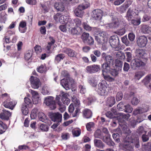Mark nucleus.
I'll return each instance as SVG.
<instances>
[{
	"instance_id": "a211bd4d",
	"label": "nucleus",
	"mask_w": 151,
	"mask_h": 151,
	"mask_svg": "<svg viewBox=\"0 0 151 151\" xmlns=\"http://www.w3.org/2000/svg\"><path fill=\"white\" fill-rule=\"evenodd\" d=\"M136 56L137 58L142 59L147 58V54L144 50L141 49H137L135 51Z\"/></svg>"
},
{
	"instance_id": "473e14b6",
	"label": "nucleus",
	"mask_w": 151,
	"mask_h": 151,
	"mask_svg": "<svg viewBox=\"0 0 151 151\" xmlns=\"http://www.w3.org/2000/svg\"><path fill=\"white\" fill-rule=\"evenodd\" d=\"M141 32L143 33H148L149 32V29L150 28V27L148 25L142 24L141 26Z\"/></svg>"
},
{
	"instance_id": "7ed1b4c3",
	"label": "nucleus",
	"mask_w": 151,
	"mask_h": 151,
	"mask_svg": "<svg viewBox=\"0 0 151 151\" xmlns=\"http://www.w3.org/2000/svg\"><path fill=\"white\" fill-rule=\"evenodd\" d=\"M119 42V38L116 35L112 36L109 38V43L114 50L118 51L120 49L121 46Z\"/></svg>"
},
{
	"instance_id": "412c9836",
	"label": "nucleus",
	"mask_w": 151,
	"mask_h": 151,
	"mask_svg": "<svg viewBox=\"0 0 151 151\" xmlns=\"http://www.w3.org/2000/svg\"><path fill=\"white\" fill-rule=\"evenodd\" d=\"M96 33L98 35V37H100V40L99 42H101V40L104 41H107V38L106 37V32L105 31L98 30L96 32Z\"/></svg>"
},
{
	"instance_id": "0e129e2a",
	"label": "nucleus",
	"mask_w": 151,
	"mask_h": 151,
	"mask_svg": "<svg viewBox=\"0 0 151 151\" xmlns=\"http://www.w3.org/2000/svg\"><path fill=\"white\" fill-rule=\"evenodd\" d=\"M61 137L63 139L67 140L70 137V134L68 133H63L62 134Z\"/></svg>"
},
{
	"instance_id": "58836bf2",
	"label": "nucleus",
	"mask_w": 151,
	"mask_h": 151,
	"mask_svg": "<svg viewBox=\"0 0 151 151\" xmlns=\"http://www.w3.org/2000/svg\"><path fill=\"white\" fill-rule=\"evenodd\" d=\"M21 109L23 115H26L29 112V110L27 105L24 104H22L21 107Z\"/></svg>"
},
{
	"instance_id": "09e8293b",
	"label": "nucleus",
	"mask_w": 151,
	"mask_h": 151,
	"mask_svg": "<svg viewBox=\"0 0 151 151\" xmlns=\"http://www.w3.org/2000/svg\"><path fill=\"white\" fill-rule=\"evenodd\" d=\"M32 56V52L31 50H29L25 53L24 58L26 60H30Z\"/></svg>"
},
{
	"instance_id": "72a5a7b5",
	"label": "nucleus",
	"mask_w": 151,
	"mask_h": 151,
	"mask_svg": "<svg viewBox=\"0 0 151 151\" xmlns=\"http://www.w3.org/2000/svg\"><path fill=\"white\" fill-rule=\"evenodd\" d=\"M115 103V98L114 97H110L107 98L106 104L109 107H111Z\"/></svg>"
},
{
	"instance_id": "f257e3e1",
	"label": "nucleus",
	"mask_w": 151,
	"mask_h": 151,
	"mask_svg": "<svg viewBox=\"0 0 151 151\" xmlns=\"http://www.w3.org/2000/svg\"><path fill=\"white\" fill-rule=\"evenodd\" d=\"M63 76L66 77L62 79L60 82L61 85L66 90H68L75 86L74 81L72 78L67 76V73L65 71H63L61 73Z\"/></svg>"
},
{
	"instance_id": "9b49d317",
	"label": "nucleus",
	"mask_w": 151,
	"mask_h": 151,
	"mask_svg": "<svg viewBox=\"0 0 151 151\" xmlns=\"http://www.w3.org/2000/svg\"><path fill=\"white\" fill-rule=\"evenodd\" d=\"M17 104V102L11 100L10 98L6 99L3 103V105L6 108L13 110Z\"/></svg>"
},
{
	"instance_id": "c03bdc74",
	"label": "nucleus",
	"mask_w": 151,
	"mask_h": 151,
	"mask_svg": "<svg viewBox=\"0 0 151 151\" xmlns=\"http://www.w3.org/2000/svg\"><path fill=\"white\" fill-rule=\"evenodd\" d=\"M65 57V55L64 54H60L56 55L55 57V62L58 63L61 60H63Z\"/></svg>"
},
{
	"instance_id": "de8ad7c7",
	"label": "nucleus",
	"mask_w": 151,
	"mask_h": 151,
	"mask_svg": "<svg viewBox=\"0 0 151 151\" xmlns=\"http://www.w3.org/2000/svg\"><path fill=\"white\" fill-rule=\"evenodd\" d=\"M94 136L95 137L100 139H102L103 135L100 129H97L95 132Z\"/></svg>"
},
{
	"instance_id": "0eeeda50",
	"label": "nucleus",
	"mask_w": 151,
	"mask_h": 151,
	"mask_svg": "<svg viewBox=\"0 0 151 151\" xmlns=\"http://www.w3.org/2000/svg\"><path fill=\"white\" fill-rule=\"evenodd\" d=\"M145 65V63L139 59H135L131 63V68L134 70L142 68Z\"/></svg>"
},
{
	"instance_id": "4d7b16f0",
	"label": "nucleus",
	"mask_w": 151,
	"mask_h": 151,
	"mask_svg": "<svg viewBox=\"0 0 151 151\" xmlns=\"http://www.w3.org/2000/svg\"><path fill=\"white\" fill-rule=\"evenodd\" d=\"M82 25L84 29L87 31H90L92 29L91 27L87 22H83Z\"/></svg>"
},
{
	"instance_id": "a18cd8bd",
	"label": "nucleus",
	"mask_w": 151,
	"mask_h": 151,
	"mask_svg": "<svg viewBox=\"0 0 151 151\" xmlns=\"http://www.w3.org/2000/svg\"><path fill=\"white\" fill-rule=\"evenodd\" d=\"M38 116L39 120L43 122H45L47 119L46 116L42 112H39Z\"/></svg>"
},
{
	"instance_id": "69168bd1",
	"label": "nucleus",
	"mask_w": 151,
	"mask_h": 151,
	"mask_svg": "<svg viewBox=\"0 0 151 151\" xmlns=\"http://www.w3.org/2000/svg\"><path fill=\"white\" fill-rule=\"evenodd\" d=\"M109 73L112 76H116L119 73L118 70L112 69V68Z\"/></svg>"
},
{
	"instance_id": "cd10ccee",
	"label": "nucleus",
	"mask_w": 151,
	"mask_h": 151,
	"mask_svg": "<svg viewBox=\"0 0 151 151\" xmlns=\"http://www.w3.org/2000/svg\"><path fill=\"white\" fill-rule=\"evenodd\" d=\"M119 25L117 19H115L113 23L108 24L105 25V27L107 29L117 27Z\"/></svg>"
},
{
	"instance_id": "1a4fd4ad",
	"label": "nucleus",
	"mask_w": 151,
	"mask_h": 151,
	"mask_svg": "<svg viewBox=\"0 0 151 151\" xmlns=\"http://www.w3.org/2000/svg\"><path fill=\"white\" fill-rule=\"evenodd\" d=\"M29 91L32 95L33 104H37L39 103L41 101V97L39 93L36 91L30 89L29 90Z\"/></svg>"
},
{
	"instance_id": "6e6d98bb",
	"label": "nucleus",
	"mask_w": 151,
	"mask_h": 151,
	"mask_svg": "<svg viewBox=\"0 0 151 151\" xmlns=\"http://www.w3.org/2000/svg\"><path fill=\"white\" fill-rule=\"evenodd\" d=\"M107 73H105L104 74H102L104 78L106 81L109 82H112L114 81V79L111 77L107 75Z\"/></svg>"
},
{
	"instance_id": "5701e85b",
	"label": "nucleus",
	"mask_w": 151,
	"mask_h": 151,
	"mask_svg": "<svg viewBox=\"0 0 151 151\" xmlns=\"http://www.w3.org/2000/svg\"><path fill=\"white\" fill-rule=\"evenodd\" d=\"M11 115L9 111L6 110H3V112L0 114V118L3 120H8Z\"/></svg>"
},
{
	"instance_id": "338daca9",
	"label": "nucleus",
	"mask_w": 151,
	"mask_h": 151,
	"mask_svg": "<svg viewBox=\"0 0 151 151\" xmlns=\"http://www.w3.org/2000/svg\"><path fill=\"white\" fill-rule=\"evenodd\" d=\"M126 56L127 57V61L129 62L131 60L132 58V53L129 52H126L125 53Z\"/></svg>"
},
{
	"instance_id": "9d476101",
	"label": "nucleus",
	"mask_w": 151,
	"mask_h": 151,
	"mask_svg": "<svg viewBox=\"0 0 151 151\" xmlns=\"http://www.w3.org/2000/svg\"><path fill=\"white\" fill-rule=\"evenodd\" d=\"M44 103L49 106L51 109L53 110L56 108L55 101L53 97L52 96H48L45 98Z\"/></svg>"
},
{
	"instance_id": "680f3d73",
	"label": "nucleus",
	"mask_w": 151,
	"mask_h": 151,
	"mask_svg": "<svg viewBox=\"0 0 151 151\" xmlns=\"http://www.w3.org/2000/svg\"><path fill=\"white\" fill-rule=\"evenodd\" d=\"M123 148L126 149V151H133V147L132 145H124Z\"/></svg>"
},
{
	"instance_id": "864d4df0",
	"label": "nucleus",
	"mask_w": 151,
	"mask_h": 151,
	"mask_svg": "<svg viewBox=\"0 0 151 151\" xmlns=\"http://www.w3.org/2000/svg\"><path fill=\"white\" fill-rule=\"evenodd\" d=\"M59 106V110L61 112H63L65 110V106L60 102H58Z\"/></svg>"
},
{
	"instance_id": "f03ea898",
	"label": "nucleus",
	"mask_w": 151,
	"mask_h": 151,
	"mask_svg": "<svg viewBox=\"0 0 151 151\" xmlns=\"http://www.w3.org/2000/svg\"><path fill=\"white\" fill-rule=\"evenodd\" d=\"M124 141V143L120 145L122 147L124 145H130V143H133L135 147L137 148L140 146L139 138L137 137H134V135L132 134H129L127 135Z\"/></svg>"
},
{
	"instance_id": "b1692460",
	"label": "nucleus",
	"mask_w": 151,
	"mask_h": 151,
	"mask_svg": "<svg viewBox=\"0 0 151 151\" xmlns=\"http://www.w3.org/2000/svg\"><path fill=\"white\" fill-rule=\"evenodd\" d=\"M101 57L102 58H104L106 62V63L112 64L114 60L111 56L109 55H107L105 53L103 52L101 55Z\"/></svg>"
},
{
	"instance_id": "603ef678",
	"label": "nucleus",
	"mask_w": 151,
	"mask_h": 151,
	"mask_svg": "<svg viewBox=\"0 0 151 151\" xmlns=\"http://www.w3.org/2000/svg\"><path fill=\"white\" fill-rule=\"evenodd\" d=\"M117 57L119 59L123 60L125 58V56L124 53L121 51H119L116 53Z\"/></svg>"
},
{
	"instance_id": "37998d69",
	"label": "nucleus",
	"mask_w": 151,
	"mask_h": 151,
	"mask_svg": "<svg viewBox=\"0 0 151 151\" xmlns=\"http://www.w3.org/2000/svg\"><path fill=\"white\" fill-rule=\"evenodd\" d=\"M96 79L93 76L89 78V83L93 87L95 86L96 85Z\"/></svg>"
},
{
	"instance_id": "e2e57ef3",
	"label": "nucleus",
	"mask_w": 151,
	"mask_h": 151,
	"mask_svg": "<svg viewBox=\"0 0 151 151\" xmlns=\"http://www.w3.org/2000/svg\"><path fill=\"white\" fill-rule=\"evenodd\" d=\"M50 38L51 41L48 42V45L47 47V49L48 50H50L51 46L55 42V40L52 38L51 37Z\"/></svg>"
},
{
	"instance_id": "13d9d810",
	"label": "nucleus",
	"mask_w": 151,
	"mask_h": 151,
	"mask_svg": "<svg viewBox=\"0 0 151 151\" xmlns=\"http://www.w3.org/2000/svg\"><path fill=\"white\" fill-rule=\"evenodd\" d=\"M137 132L139 135H141L144 133L146 134V132L144 130V127L142 126H140L138 127Z\"/></svg>"
},
{
	"instance_id": "f704fd0d",
	"label": "nucleus",
	"mask_w": 151,
	"mask_h": 151,
	"mask_svg": "<svg viewBox=\"0 0 151 151\" xmlns=\"http://www.w3.org/2000/svg\"><path fill=\"white\" fill-rule=\"evenodd\" d=\"M83 113L84 117L87 119L90 118L92 116L91 111L88 109H85L83 111Z\"/></svg>"
},
{
	"instance_id": "ea45409f",
	"label": "nucleus",
	"mask_w": 151,
	"mask_h": 151,
	"mask_svg": "<svg viewBox=\"0 0 151 151\" xmlns=\"http://www.w3.org/2000/svg\"><path fill=\"white\" fill-rule=\"evenodd\" d=\"M142 150L143 151H151V143L148 142L143 145Z\"/></svg>"
},
{
	"instance_id": "423d86ee",
	"label": "nucleus",
	"mask_w": 151,
	"mask_h": 151,
	"mask_svg": "<svg viewBox=\"0 0 151 151\" xmlns=\"http://www.w3.org/2000/svg\"><path fill=\"white\" fill-rule=\"evenodd\" d=\"M69 16L67 14L62 15L57 13L54 16V19L56 22H59L61 24L66 23L69 19Z\"/></svg>"
},
{
	"instance_id": "dca6fc26",
	"label": "nucleus",
	"mask_w": 151,
	"mask_h": 151,
	"mask_svg": "<svg viewBox=\"0 0 151 151\" xmlns=\"http://www.w3.org/2000/svg\"><path fill=\"white\" fill-rule=\"evenodd\" d=\"M147 37L144 36H140L137 40V43L138 45L140 47H144L147 43Z\"/></svg>"
},
{
	"instance_id": "a878e982",
	"label": "nucleus",
	"mask_w": 151,
	"mask_h": 151,
	"mask_svg": "<svg viewBox=\"0 0 151 151\" xmlns=\"http://www.w3.org/2000/svg\"><path fill=\"white\" fill-rule=\"evenodd\" d=\"M26 26V23L25 21H21L19 23V29L20 32L21 33H24L27 30Z\"/></svg>"
},
{
	"instance_id": "c756f323",
	"label": "nucleus",
	"mask_w": 151,
	"mask_h": 151,
	"mask_svg": "<svg viewBox=\"0 0 151 151\" xmlns=\"http://www.w3.org/2000/svg\"><path fill=\"white\" fill-rule=\"evenodd\" d=\"M94 143L95 146L100 149H103L104 147V145L100 139H94Z\"/></svg>"
},
{
	"instance_id": "f8f14e48",
	"label": "nucleus",
	"mask_w": 151,
	"mask_h": 151,
	"mask_svg": "<svg viewBox=\"0 0 151 151\" xmlns=\"http://www.w3.org/2000/svg\"><path fill=\"white\" fill-rule=\"evenodd\" d=\"M32 87L34 89H37L40 86L41 83L36 77L31 76L30 79Z\"/></svg>"
},
{
	"instance_id": "79ce46f5",
	"label": "nucleus",
	"mask_w": 151,
	"mask_h": 151,
	"mask_svg": "<svg viewBox=\"0 0 151 151\" xmlns=\"http://www.w3.org/2000/svg\"><path fill=\"white\" fill-rule=\"evenodd\" d=\"M24 104L28 105L29 108H31L32 107L33 101L28 97H25L24 99Z\"/></svg>"
},
{
	"instance_id": "5fc2aeb1",
	"label": "nucleus",
	"mask_w": 151,
	"mask_h": 151,
	"mask_svg": "<svg viewBox=\"0 0 151 151\" xmlns=\"http://www.w3.org/2000/svg\"><path fill=\"white\" fill-rule=\"evenodd\" d=\"M90 37L88 33L84 32L83 33L82 35L81 38L83 42L85 43V42H86V40L88 38V37Z\"/></svg>"
},
{
	"instance_id": "6e6552de",
	"label": "nucleus",
	"mask_w": 151,
	"mask_h": 151,
	"mask_svg": "<svg viewBox=\"0 0 151 151\" xmlns=\"http://www.w3.org/2000/svg\"><path fill=\"white\" fill-rule=\"evenodd\" d=\"M72 100L76 107V110L74 113L72 114V116L73 117H76L78 116L80 113V109L79 107L80 106V102L79 100L74 96L72 97Z\"/></svg>"
},
{
	"instance_id": "8fccbe9b",
	"label": "nucleus",
	"mask_w": 151,
	"mask_h": 151,
	"mask_svg": "<svg viewBox=\"0 0 151 151\" xmlns=\"http://www.w3.org/2000/svg\"><path fill=\"white\" fill-rule=\"evenodd\" d=\"M41 92L43 95H46L48 94L49 90L48 87L46 86L42 87L41 90Z\"/></svg>"
},
{
	"instance_id": "ddd939ff",
	"label": "nucleus",
	"mask_w": 151,
	"mask_h": 151,
	"mask_svg": "<svg viewBox=\"0 0 151 151\" xmlns=\"http://www.w3.org/2000/svg\"><path fill=\"white\" fill-rule=\"evenodd\" d=\"M63 52L67 54L69 56L75 57L77 58H81L80 55L77 54L74 51L69 48H65L63 49Z\"/></svg>"
},
{
	"instance_id": "4be33fe9",
	"label": "nucleus",
	"mask_w": 151,
	"mask_h": 151,
	"mask_svg": "<svg viewBox=\"0 0 151 151\" xmlns=\"http://www.w3.org/2000/svg\"><path fill=\"white\" fill-rule=\"evenodd\" d=\"M69 32L73 35H79L82 33V29L79 27L69 28Z\"/></svg>"
},
{
	"instance_id": "c85d7f7f",
	"label": "nucleus",
	"mask_w": 151,
	"mask_h": 151,
	"mask_svg": "<svg viewBox=\"0 0 151 151\" xmlns=\"http://www.w3.org/2000/svg\"><path fill=\"white\" fill-rule=\"evenodd\" d=\"M147 110L142 107H138L134 110L133 114L134 115H136L147 112Z\"/></svg>"
},
{
	"instance_id": "bf43d9fd",
	"label": "nucleus",
	"mask_w": 151,
	"mask_h": 151,
	"mask_svg": "<svg viewBox=\"0 0 151 151\" xmlns=\"http://www.w3.org/2000/svg\"><path fill=\"white\" fill-rule=\"evenodd\" d=\"M124 106L125 109V111L126 112L131 113L132 112L133 108L129 104H128L126 106L124 105Z\"/></svg>"
},
{
	"instance_id": "39448f33",
	"label": "nucleus",
	"mask_w": 151,
	"mask_h": 151,
	"mask_svg": "<svg viewBox=\"0 0 151 151\" xmlns=\"http://www.w3.org/2000/svg\"><path fill=\"white\" fill-rule=\"evenodd\" d=\"M107 83L105 81H102L98 85V93L101 96L106 95L108 94Z\"/></svg>"
},
{
	"instance_id": "20e7f679",
	"label": "nucleus",
	"mask_w": 151,
	"mask_h": 151,
	"mask_svg": "<svg viewBox=\"0 0 151 151\" xmlns=\"http://www.w3.org/2000/svg\"><path fill=\"white\" fill-rule=\"evenodd\" d=\"M90 6V3L88 2H85L82 5H79L74 11L76 15L78 17H81L84 14L83 10L87 8Z\"/></svg>"
},
{
	"instance_id": "f3484780",
	"label": "nucleus",
	"mask_w": 151,
	"mask_h": 151,
	"mask_svg": "<svg viewBox=\"0 0 151 151\" xmlns=\"http://www.w3.org/2000/svg\"><path fill=\"white\" fill-rule=\"evenodd\" d=\"M52 121L58 123L61 122L62 120V115L58 112L53 113L51 116Z\"/></svg>"
},
{
	"instance_id": "2eb2a0df",
	"label": "nucleus",
	"mask_w": 151,
	"mask_h": 151,
	"mask_svg": "<svg viewBox=\"0 0 151 151\" xmlns=\"http://www.w3.org/2000/svg\"><path fill=\"white\" fill-rule=\"evenodd\" d=\"M92 18L95 20H100L102 18L103 12L100 9H96L93 12Z\"/></svg>"
},
{
	"instance_id": "49530a36",
	"label": "nucleus",
	"mask_w": 151,
	"mask_h": 151,
	"mask_svg": "<svg viewBox=\"0 0 151 151\" xmlns=\"http://www.w3.org/2000/svg\"><path fill=\"white\" fill-rule=\"evenodd\" d=\"M7 128V126L1 121L0 120V134H2L5 132Z\"/></svg>"
},
{
	"instance_id": "393cba45",
	"label": "nucleus",
	"mask_w": 151,
	"mask_h": 151,
	"mask_svg": "<svg viewBox=\"0 0 151 151\" xmlns=\"http://www.w3.org/2000/svg\"><path fill=\"white\" fill-rule=\"evenodd\" d=\"M142 82L147 87L151 89V75L146 76L142 80Z\"/></svg>"
},
{
	"instance_id": "3c124183",
	"label": "nucleus",
	"mask_w": 151,
	"mask_h": 151,
	"mask_svg": "<svg viewBox=\"0 0 151 151\" xmlns=\"http://www.w3.org/2000/svg\"><path fill=\"white\" fill-rule=\"evenodd\" d=\"M67 26H68V28L70 27H73L75 26L73 20H71L69 18L66 23Z\"/></svg>"
},
{
	"instance_id": "bb28decb",
	"label": "nucleus",
	"mask_w": 151,
	"mask_h": 151,
	"mask_svg": "<svg viewBox=\"0 0 151 151\" xmlns=\"http://www.w3.org/2000/svg\"><path fill=\"white\" fill-rule=\"evenodd\" d=\"M102 139L104 142L110 146H113L114 145V142L110 139V135L109 134H108L105 137L103 136Z\"/></svg>"
},
{
	"instance_id": "c9c22d12",
	"label": "nucleus",
	"mask_w": 151,
	"mask_h": 151,
	"mask_svg": "<svg viewBox=\"0 0 151 151\" xmlns=\"http://www.w3.org/2000/svg\"><path fill=\"white\" fill-rule=\"evenodd\" d=\"M145 74L144 71H139L136 72L134 76L135 79L139 80L141 77L144 76Z\"/></svg>"
},
{
	"instance_id": "2f4dec72",
	"label": "nucleus",
	"mask_w": 151,
	"mask_h": 151,
	"mask_svg": "<svg viewBox=\"0 0 151 151\" xmlns=\"http://www.w3.org/2000/svg\"><path fill=\"white\" fill-rule=\"evenodd\" d=\"M55 8L58 11H63L65 9L63 4L61 3H55L54 4Z\"/></svg>"
},
{
	"instance_id": "a19ab883",
	"label": "nucleus",
	"mask_w": 151,
	"mask_h": 151,
	"mask_svg": "<svg viewBox=\"0 0 151 151\" xmlns=\"http://www.w3.org/2000/svg\"><path fill=\"white\" fill-rule=\"evenodd\" d=\"M141 18L139 17L135 19H133L130 21L131 23L133 25L135 26H138L141 23Z\"/></svg>"
},
{
	"instance_id": "4c0bfd02",
	"label": "nucleus",
	"mask_w": 151,
	"mask_h": 151,
	"mask_svg": "<svg viewBox=\"0 0 151 151\" xmlns=\"http://www.w3.org/2000/svg\"><path fill=\"white\" fill-rule=\"evenodd\" d=\"M81 130L79 128H76L72 130V133L74 137H77L80 135Z\"/></svg>"
},
{
	"instance_id": "774afa93",
	"label": "nucleus",
	"mask_w": 151,
	"mask_h": 151,
	"mask_svg": "<svg viewBox=\"0 0 151 151\" xmlns=\"http://www.w3.org/2000/svg\"><path fill=\"white\" fill-rule=\"evenodd\" d=\"M74 22L76 27H79L81 24V21L78 18H76L73 20Z\"/></svg>"
},
{
	"instance_id": "4468645a",
	"label": "nucleus",
	"mask_w": 151,
	"mask_h": 151,
	"mask_svg": "<svg viewBox=\"0 0 151 151\" xmlns=\"http://www.w3.org/2000/svg\"><path fill=\"white\" fill-rule=\"evenodd\" d=\"M100 70V66L98 65H93L88 66L86 68L87 72L92 73H96Z\"/></svg>"
},
{
	"instance_id": "aec40b11",
	"label": "nucleus",
	"mask_w": 151,
	"mask_h": 151,
	"mask_svg": "<svg viewBox=\"0 0 151 151\" xmlns=\"http://www.w3.org/2000/svg\"><path fill=\"white\" fill-rule=\"evenodd\" d=\"M137 13H136L132 10L129 9L128 10L126 17L128 21H130L133 19V18L136 15H137Z\"/></svg>"
},
{
	"instance_id": "7c9ffc66",
	"label": "nucleus",
	"mask_w": 151,
	"mask_h": 151,
	"mask_svg": "<svg viewBox=\"0 0 151 151\" xmlns=\"http://www.w3.org/2000/svg\"><path fill=\"white\" fill-rule=\"evenodd\" d=\"M68 95L66 93H63L62 96V101L63 104L68 105L70 100L68 98Z\"/></svg>"
},
{
	"instance_id": "6ab92c4d",
	"label": "nucleus",
	"mask_w": 151,
	"mask_h": 151,
	"mask_svg": "<svg viewBox=\"0 0 151 151\" xmlns=\"http://www.w3.org/2000/svg\"><path fill=\"white\" fill-rule=\"evenodd\" d=\"M112 64L107 63H105L102 65V74H104L105 73H108L110 72L111 68V67Z\"/></svg>"
},
{
	"instance_id": "e433bc0d",
	"label": "nucleus",
	"mask_w": 151,
	"mask_h": 151,
	"mask_svg": "<svg viewBox=\"0 0 151 151\" xmlns=\"http://www.w3.org/2000/svg\"><path fill=\"white\" fill-rule=\"evenodd\" d=\"M37 71L41 73H45L47 70L46 66L45 65H42L37 67Z\"/></svg>"
},
{
	"instance_id": "052dcab7",
	"label": "nucleus",
	"mask_w": 151,
	"mask_h": 151,
	"mask_svg": "<svg viewBox=\"0 0 151 151\" xmlns=\"http://www.w3.org/2000/svg\"><path fill=\"white\" fill-rule=\"evenodd\" d=\"M131 102L133 105H136L139 102V100L137 98L134 97L132 99Z\"/></svg>"
}]
</instances>
